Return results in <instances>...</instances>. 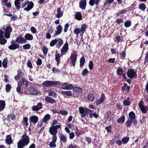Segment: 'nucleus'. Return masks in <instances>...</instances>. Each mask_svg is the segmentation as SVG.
Here are the masks:
<instances>
[{
	"mask_svg": "<svg viewBox=\"0 0 148 148\" xmlns=\"http://www.w3.org/2000/svg\"><path fill=\"white\" fill-rule=\"evenodd\" d=\"M27 85V83L26 81H23L21 82V85L24 88L26 87Z\"/></svg>",
	"mask_w": 148,
	"mask_h": 148,
	"instance_id": "nucleus-55",
	"label": "nucleus"
},
{
	"mask_svg": "<svg viewBox=\"0 0 148 148\" xmlns=\"http://www.w3.org/2000/svg\"><path fill=\"white\" fill-rule=\"evenodd\" d=\"M24 37L26 40H32L33 39V36L30 34H27Z\"/></svg>",
	"mask_w": 148,
	"mask_h": 148,
	"instance_id": "nucleus-22",
	"label": "nucleus"
},
{
	"mask_svg": "<svg viewBox=\"0 0 148 148\" xmlns=\"http://www.w3.org/2000/svg\"><path fill=\"white\" fill-rule=\"evenodd\" d=\"M88 67L90 70L92 69L93 68V63L92 61H90L89 62L88 64Z\"/></svg>",
	"mask_w": 148,
	"mask_h": 148,
	"instance_id": "nucleus-54",
	"label": "nucleus"
},
{
	"mask_svg": "<svg viewBox=\"0 0 148 148\" xmlns=\"http://www.w3.org/2000/svg\"><path fill=\"white\" fill-rule=\"evenodd\" d=\"M138 8L142 11H144L146 8V6L144 3H141L139 5Z\"/></svg>",
	"mask_w": 148,
	"mask_h": 148,
	"instance_id": "nucleus-35",
	"label": "nucleus"
},
{
	"mask_svg": "<svg viewBox=\"0 0 148 148\" xmlns=\"http://www.w3.org/2000/svg\"><path fill=\"white\" fill-rule=\"evenodd\" d=\"M19 141V148H23L27 146L29 142V139L26 134H24Z\"/></svg>",
	"mask_w": 148,
	"mask_h": 148,
	"instance_id": "nucleus-1",
	"label": "nucleus"
},
{
	"mask_svg": "<svg viewBox=\"0 0 148 148\" xmlns=\"http://www.w3.org/2000/svg\"><path fill=\"white\" fill-rule=\"evenodd\" d=\"M123 103L125 106L129 105L130 104V102L129 101V98H128L127 99L124 100Z\"/></svg>",
	"mask_w": 148,
	"mask_h": 148,
	"instance_id": "nucleus-39",
	"label": "nucleus"
},
{
	"mask_svg": "<svg viewBox=\"0 0 148 148\" xmlns=\"http://www.w3.org/2000/svg\"><path fill=\"white\" fill-rule=\"evenodd\" d=\"M143 102L141 101L139 103V106L140 110L143 113H146L148 110V107L147 106H143Z\"/></svg>",
	"mask_w": 148,
	"mask_h": 148,
	"instance_id": "nucleus-7",
	"label": "nucleus"
},
{
	"mask_svg": "<svg viewBox=\"0 0 148 148\" xmlns=\"http://www.w3.org/2000/svg\"><path fill=\"white\" fill-rule=\"evenodd\" d=\"M100 0H90L89 4L91 6L95 5H97Z\"/></svg>",
	"mask_w": 148,
	"mask_h": 148,
	"instance_id": "nucleus-20",
	"label": "nucleus"
},
{
	"mask_svg": "<svg viewBox=\"0 0 148 148\" xmlns=\"http://www.w3.org/2000/svg\"><path fill=\"white\" fill-rule=\"evenodd\" d=\"M27 4V7L24 9V10H26L27 12L31 10L33 8L34 6V4L32 1L29 2L28 1H25L23 5V7L25 6Z\"/></svg>",
	"mask_w": 148,
	"mask_h": 148,
	"instance_id": "nucleus-5",
	"label": "nucleus"
},
{
	"mask_svg": "<svg viewBox=\"0 0 148 148\" xmlns=\"http://www.w3.org/2000/svg\"><path fill=\"white\" fill-rule=\"evenodd\" d=\"M88 98L89 100L91 101H93L95 99V96L93 94L91 93L88 95Z\"/></svg>",
	"mask_w": 148,
	"mask_h": 148,
	"instance_id": "nucleus-32",
	"label": "nucleus"
},
{
	"mask_svg": "<svg viewBox=\"0 0 148 148\" xmlns=\"http://www.w3.org/2000/svg\"><path fill=\"white\" fill-rule=\"evenodd\" d=\"M6 91L7 92H10V90L11 88V86L9 84L6 85L5 87Z\"/></svg>",
	"mask_w": 148,
	"mask_h": 148,
	"instance_id": "nucleus-46",
	"label": "nucleus"
},
{
	"mask_svg": "<svg viewBox=\"0 0 148 148\" xmlns=\"http://www.w3.org/2000/svg\"><path fill=\"white\" fill-rule=\"evenodd\" d=\"M131 24V22L129 21H125L124 23L125 26L126 27H130V26Z\"/></svg>",
	"mask_w": 148,
	"mask_h": 148,
	"instance_id": "nucleus-51",
	"label": "nucleus"
},
{
	"mask_svg": "<svg viewBox=\"0 0 148 148\" xmlns=\"http://www.w3.org/2000/svg\"><path fill=\"white\" fill-rule=\"evenodd\" d=\"M106 1L104 3V6H106V5H109L110 3H112L114 0H106Z\"/></svg>",
	"mask_w": 148,
	"mask_h": 148,
	"instance_id": "nucleus-48",
	"label": "nucleus"
},
{
	"mask_svg": "<svg viewBox=\"0 0 148 148\" xmlns=\"http://www.w3.org/2000/svg\"><path fill=\"white\" fill-rule=\"evenodd\" d=\"M42 63V61L40 58H38L37 59L36 64L38 65H40Z\"/></svg>",
	"mask_w": 148,
	"mask_h": 148,
	"instance_id": "nucleus-64",
	"label": "nucleus"
},
{
	"mask_svg": "<svg viewBox=\"0 0 148 148\" xmlns=\"http://www.w3.org/2000/svg\"><path fill=\"white\" fill-rule=\"evenodd\" d=\"M129 138L128 137H125L122 139V141L124 144L127 143L129 141Z\"/></svg>",
	"mask_w": 148,
	"mask_h": 148,
	"instance_id": "nucleus-44",
	"label": "nucleus"
},
{
	"mask_svg": "<svg viewBox=\"0 0 148 148\" xmlns=\"http://www.w3.org/2000/svg\"><path fill=\"white\" fill-rule=\"evenodd\" d=\"M73 90L75 92H79L82 91V88L79 87H73Z\"/></svg>",
	"mask_w": 148,
	"mask_h": 148,
	"instance_id": "nucleus-34",
	"label": "nucleus"
},
{
	"mask_svg": "<svg viewBox=\"0 0 148 148\" xmlns=\"http://www.w3.org/2000/svg\"><path fill=\"white\" fill-rule=\"evenodd\" d=\"M57 30L56 32L55 35H58L61 33L62 29V26L61 25H59L57 28Z\"/></svg>",
	"mask_w": 148,
	"mask_h": 148,
	"instance_id": "nucleus-26",
	"label": "nucleus"
},
{
	"mask_svg": "<svg viewBox=\"0 0 148 148\" xmlns=\"http://www.w3.org/2000/svg\"><path fill=\"white\" fill-rule=\"evenodd\" d=\"M86 5V0H81L79 3V7L82 9H84Z\"/></svg>",
	"mask_w": 148,
	"mask_h": 148,
	"instance_id": "nucleus-15",
	"label": "nucleus"
},
{
	"mask_svg": "<svg viewBox=\"0 0 148 148\" xmlns=\"http://www.w3.org/2000/svg\"><path fill=\"white\" fill-rule=\"evenodd\" d=\"M7 59L5 58L3 60L2 62V65L5 68H6L7 66Z\"/></svg>",
	"mask_w": 148,
	"mask_h": 148,
	"instance_id": "nucleus-49",
	"label": "nucleus"
},
{
	"mask_svg": "<svg viewBox=\"0 0 148 148\" xmlns=\"http://www.w3.org/2000/svg\"><path fill=\"white\" fill-rule=\"evenodd\" d=\"M0 40V43L1 45H3L7 42V40L4 38H3Z\"/></svg>",
	"mask_w": 148,
	"mask_h": 148,
	"instance_id": "nucleus-56",
	"label": "nucleus"
},
{
	"mask_svg": "<svg viewBox=\"0 0 148 148\" xmlns=\"http://www.w3.org/2000/svg\"><path fill=\"white\" fill-rule=\"evenodd\" d=\"M105 98L104 94L102 93L101 95V97L99 98V99L96 101V104L97 105H99L102 103L104 101Z\"/></svg>",
	"mask_w": 148,
	"mask_h": 148,
	"instance_id": "nucleus-18",
	"label": "nucleus"
},
{
	"mask_svg": "<svg viewBox=\"0 0 148 148\" xmlns=\"http://www.w3.org/2000/svg\"><path fill=\"white\" fill-rule=\"evenodd\" d=\"M48 51V48L45 46H44L42 49V51L43 53L45 54H46Z\"/></svg>",
	"mask_w": 148,
	"mask_h": 148,
	"instance_id": "nucleus-53",
	"label": "nucleus"
},
{
	"mask_svg": "<svg viewBox=\"0 0 148 148\" xmlns=\"http://www.w3.org/2000/svg\"><path fill=\"white\" fill-rule=\"evenodd\" d=\"M23 121L24 122L23 125L24 126V128L25 129L26 127H27V126L28 125V118L27 117H24L23 119Z\"/></svg>",
	"mask_w": 148,
	"mask_h": 148,
	"instance_id": "nucleus-29",
	"label": "nucleus"
},
{
	"mask_svg": "<svg viewBox=\"0 0 148 148\" xmlns=\"http://www.w3.org/2000/svg\"><path fill=\"white\" fill-rule=\"evenodd\" d=\"M69 44L66 42L63 46L62 47L60 50L61 56L65 55L68 52L69 49Z\"/></svg>",
	"mask_w": 148,
	"mask_h": 148,
	"instance_id": "nucleus-8",
	"label": "nucleus"
},
{
	"mask_svg": "<svg viewBox=\"0 0 148 148\" xmlns=\"http://www.w3.org/2000/svg\"><path fill=\"white\" fill-rule=\"evenodd\" d=\"M129 117L130 120L133 121L135 119V114L134 112L131 111L129 114Z\"/></svg>",
	"mask_w": 148,
	"mask_h": 148,
	"instance_id": "nucleus-25",
	"label": "nucleus"
},
{
	"mask_svg": "<svg viewBox=\"0 0 148 148\" xmlns=\"http://www.w3.org/2000/svg\"><path fill=\"white\" fill-rule=\"evenodd\" d=\"M5 106V101L3 100L0 101V111L3 110Z\"/></svg>",
	"mask_w": 148,
	"mask_h": 148,
	"instance_id": "nucleus-28",
	"label": "nucleus"
},
{
	"mask_svg": "<svg viewBox=\"0 0 148 148\" xmlns=\"http://www.w3.org/2000/svg\"><path fill=\"white\" fill-rule=\"evenodd\" d=\"M31 31L33 34H34L36 33V28L34 27H31Z\"/></svg>",
	"mask_w": 148,
	"mask_h": 148,
	"instance_id": "nucleus-62",
	"label": "nucleus"
},
{
	"mask_svg": "<svg viewBox=\"0 0 148 148\" xmlns=\"http://www.w3.org/2000/svg\"><path fill=\"white\" fill-rule=\"evenodd\" d=\"M133 121L132 120L128 119L127 121L125 123L127 127H130Z\"/></svg>",
	"mask_w": 148,
	"mask_h": 148,
	"instance_id": "nucleus-45",
	"label": "nucleus"
},
{
	"mask_svg": "<svg viewBox=\"0 0 148 148\" xmlns=\"http://www.w3.org/2000/svg\"><path fill=\"white\" fill-rule=\"evenodd\" d=\"M123 90H130V87L126 84H124V87L123 88Z\"/></svg>",
	"mask_w": 148,
	"mask_h": 148,
	"instance_id": "nucleus-57",
	"label": "nucleus"
},
{
	"mask_svg": "<svg viewBox=\"0 0 148 148\" xmlns=\"http://www.w3.org/2000/svg\"><path fill=\"white\" fill-rule=\"evenodd\" d=\"M52 141L49 144V145L51 148H55L56 147V145L55 143L56 141L57 138H56V137L54 136L52 137Z\"/></svg>",
	"mask_w": 148,
	"mask_h": 148,
	"instance_id": "nucleus-13",
	"label": "nucleus"
},
{
	"mask_svg": "<svg viewBox=\"0 0 148 148\" xmlns=\"http://www.w3.org/2000/svg\"><path fill=\"white\" fill-rule=\"evenodd\" d=\"M73 86L71 84H69L67 83V84L66 87H62L61 89L64 90H70L73 88Z\"/></svg>",
	"mask_w": 148,
	"mask_h": 148,
	"instance_id": "nucleus-27",
	"label": "nucleus"
},
{
	"mask_svg": "<svg viewBox=\"0 0 148 148\" xmlns=\"http://www.w3.org/2000/svg\"><path fill=\"white\" fill-rule=\"evenodd\" d=\"M88 73V71L86 69H84L82 73V75L84 76L87 74Z\"/></svg>",
	"mask_w": 148,
	"mask_h": 148,
	"instance_id": "nucleus-63",
	"label": "nucleus"
},
{
	"mask_svg": "<svg viewBox=\"0 0 148 148\" xmlns=\"http://www.w3.org/2000/svg\"><path fill=\"white\" fill-rule=\"evenodd\" d=\"M4 30L5 31L4 34L5 37L7 38H9L10 36V34L12 30V28L10 26H8L6 27V29Z\"/></svg>",
	"mask_w": 148,
	"mask_h": 148,
	"instance_id": "nucleus-10",
	"label": "nucleus"
},
{
	"mask_svg": "<svg viewBox=\"0 0 148 148\" xmlns=\"http://www.w3.org/2000/svg\"><path fill=\"white\" fill-rule=\"evenodd\" d=\"M51 116L49 114H46L42 119L43 122L45 123L49 120L50 119Z\"/></svg>",
	"mask_w": 148,
	"mask_h": 148,
	"instance_id": "nucleus-24",
	"label": "nucleus"
},
{
	"mask_svg": "<svg viewBox=\"0 0 148 148\" xmlns=\"http://www.w3.org/2000/svg\"><path fill=\"white\" fill-rule=\"evenodd\" d=\"M27 42V41L23 37H19V43H25Z\"/></svg>",
	"mask_w": 148,
	"mask_h": 148,
	"instance_id": "nucleus-42",
	"label": "nucleus"
},
{
	"mask_svg": "<svg viewBox=\"0 0 148 148\" xmlns=\"http://www.w3.org/2000/svg\"><path fill=\"white\" fill-rule=\"evenodd\" d=\"M45 100L47 103H55L54 100L49 96L46 97L45 98Z\"/></svg>",
	"mask_w": 148,
	"mask_h": 148,
	"instance_id": "nucleus-16",
	"label": "nucleus"
},
{
	"mask_svg": "<svg viewBox=\"0 0 148 148\" xmlns=\"http://www.w3.org/2000/svg\"><path fill=\"white\" fill-rule=\"evenodd\" d=\"M57 12L58 13L56 16L58 18L61 17L63 14V12L61 10L60 8H58Z\"/></svg>",
	"mask_w": 148,
	"mask_h": 148,
	"instance_id": "nucleus-23",
	"label": "nucleus"
},
{
	"mask_svg": "<svg viewBox=\"0 0 148 148\" xmlns=\"http://www.w3.org/2000/svg\"><path fill=\"white\" fill-rule=\"evenodd\" d=\"M85 61V59L84 57H82L80 59V66L82 67L84 65Z\"/></svg>",
	"mask_w": 148,
	"mask_h": 148,
	"instance_id": "nucleus-40",
	"label": "nucleus"
},
{
	"mask_svg": "<svg viewBox=\"0 0 148 148\" xmlns=\"http://www.w3.org/2000/svg\"><path fill=\"white\" fill-rule=\"evenodd\" d=\"M61 56V54H60L59 53L56 52L55 54V60L57 62V65L58 66L60 62V58Z\"/></svg>",
	"mask_w": 148,
	"mask_h": 148,
	"instance_id": "nucleus-17",
	"label": "nucleus"
},
{
	"mask_svg": "<svg viewBox=\"0 0 148 148\" xmlns=\"http://www.w3.org/2000/svg\"><path fill=\"white\" fill-rule=\"evenodd\" d=\"M48 95L51 97L53 96V98L56 97V93L52 90H50L49 92Z\"/></svg>",
	"mask_w": 148,
	"mask_h": 148,
	"instance_id": "nucleus-37",
	"label": "nucleus"
},
{
	"mask_svg": "<svg viewBox=\"0 0 148 148\" xmlns=\"http://www.w3.org/2000/svg\"><path fill=\"white\" fill-rule=\"evenodd\" d=\"M60 139L63 143H66L67 141L66 137L64 134H62L60 137Z\"/></svg>",
	"mask_w": 148,
	"mask_h": 148,
	"instance_id": "nucleus-31",
	"label": "nucleus"
},
{
	"mask_svg": "<svg viewBox=\"0 0 148 148\" xmlns=\"http://www.w3.org/2000/svg\"><path fill=\"white\" fill-rule=\"evenodd\" d=\"M125 120V117L124 116H122L117 121V122L119 123H123Z\"/></svg>",
	"mask_w": 148,
	"mask_h": 148,
	"instance_id": "nucleus-33",
	"label": "nucleus"
},
{
	"mask_svg": "<svg viewBox=\"0 0 148 148\" xmlns=\"http://www.w3.org/2000/svg\"><path fill=\"white\" fill-rule=\"evenodd\" d=\"M57 40V42H58L57 45V46L58 47H60L63 44V41L62 40L61 38L58 39Z\"/></svg>",
	"mask_w": 148,
	"mask_h": 148,
	"instance_id": "nucleus-36",
	"label": "nucleus"
},
{
	"mask_svg": "<svg viewBox=\"0 0 148 148\" xmlns=\"http://www.w3.org/2000/svg\"><path fill=\"white\" fill-rule=\"evenodd\" d=\"M49 132L50 133L53 135L52 137H55L56 138H57L56 134L58 131L55 129L53 126H51L50 127L49 130Z\"/></svg>",
	"mask_w": 148,
	"mask_h": 148,
	"instance_id": "nucleus-12",
	"label": "nucleus"
},
{
	"mask_svg": "<svg viewBox=\"0 0 148 148\" xmlns=\"http://www.w3.org/2000/svg\"><path fill=\"white\" fill-rule=\"evenodd\" d=\"M127 75L128 77L131 79L136 78L137 77L136 71L132 69L128 70L127 73Z\"/></svg>",
	"mask_w": 148,
	"mask_h": 148,
	"instance_id": "nucleus-6",
	"label": "nucleus"
},
{
	"mask_svg": "<svg viewBox=\"0 0 148 148\" xmlns=\"http://www.w3.org/2000/svg\"><path fill=\"white\" fill-rule=\"evenodd\" d=\"M58 113L61 114L63 115H65L68 114V112L66 110H61L58 112Z\"/></svg>",
	"mask_w": 148,
	"mask_h": 148,
	"instance_id": "nucleus-50",
	"label": "nucleus"
},
{
	"mask_svg": "<svg viewBox=\"0 0 148 148\" xmlns=\"http://www.w3.org/2000/svg\"><path fill=\"white\" fill-rule=\"evenodd\" d=\"M38 120V117L36 116H32L30 117L29 120L30 122H32L34 123H36L37 122Z\"/></svg>",
	"mask_w": 148,
	"mask_h": 148,
	"instance_id": "nucleus-19",
	"label": "nucleus"
},
{
	"mask_svg": "<svg viewBox=\"0 0 148 148\" xmlns=\"http://www.w3.org/2000/svg\"><path fill=\"white\" fill-rule=\"evenodd\" d=\"M23 48L25 49H29L31 47V45L30 44L28 43L24 45L23 46Z\"/></svg>",
	"mask_w": 148,
	"mask_h": 148,
	"instance_id": "nucleus-52",
	"label": "nucleus"
},
{
	"mask_svg": "<svg viewBox=\"0 0 148 148\" xmlns=\"http://www.w3.org/2000/svg\"><path fill=\"white\" fill-rule=\"evenodd\" d=\"M52 70L54 73L60 72V70L54 67L52 69Z\"/></svg>",
	"mask_w": 148,
	"mask_h": 148,
	"instance_id": "nucleus-59",
	"label": "nucleus"
},
{
	"mask_svg": "<svg viewBox=\"0 0 148 148\" xmlns=\"http://www.w3.org/2000/svg\"><path fill=\"white\" fill-rule=\"evenodd\" d=\"M8 116L9 118V119H11L12 120L14 119L15 115L13 114H10V115H8Z\"/></svg>",
	"mask_w": 148,
	"mask_h": 148,
	"instance_id": "nucleus-60",
	"label": "nucleus"
},
{
	"mask_svg": "<svg viewBox=\"0 0 148 148\" xmlns=\"http://www.w3.org/2000/svg\"><path fill=\"white\" fill-rule=\"evenodd\" d=\"M79 111L80 113L81 114V117L82 118L84 117L86 114L91 112L92 110L87 108H85L83 107H80L79 108Z\"/></svg>",
	"mask_w": 148,
	"mask_h": 148,
	"instance_id": "nucleus-2",
	"label": "nucleus"
},
{
	"mask_svg": "<svg viewBox=\"0 0 148 148\" xmlns=\"http://www.w3.org/2000/svg\"><path fill=\"white\" fill-rule=\"evenodd\" d=\"M77 55L76 54H71L70 59V62L71 64L74 66L75 63L76 62Z\"/></svg>",
	"mask_w": 148,
	"mask_h": 148,
	"instance_id": "nucleus-9",
	"label": "nucleus"
},
{
	"mask_svg": "<svg viewBox=\"0 0 148 148\" xmlns=\"http://www.w3.org/2000/svg\"><path fill=\"white\" fill-rule=\"evenodd\" d=\"M5 141V143L8 144H11L12 142L11 136L10 135H7L6 136Z\"/></svg>",
	"mask_w": 148,
	"mask_h": 148,
	"instance_id": "nucleus-21",
	"label": "nucleus"
},
{
	"mask_svg": "<svg viewBox=\"0 0 148 148\" xmlns=\"http://www.w3.org/2000/svg\"><path fill=\"white\" fill-rule=\"evenodd\" d=\"M61 93L64 95H65L67 96H71L72 95V94L71 91H61Z\"/></svg>",
	"mask_w": 148,
	"mask_h": 148,
	"instance_id": "nucleus-30",
	"label": "nucleus"
},
{
	"mask_svg": "<svg viewBox=\"0 0 148 148\" xmlns=\"http://www.w3.org/2000/svg\"><path fill=\"white\" fill-rule=\"evenodd\" d=\"M42 103H38L36 106H34L32 107V110L34 111L39 110L42 108Z\"/></svg>",
	"mask_w": 148,
	"mask_h": 148,
	"instance_id": "nucleus-14",
	"label": "nucleus"
},
{
	"mask_svg": "<svg viewBox=\"0 0 148 148\" xmlns=\"http://www.w3.org/2000/svg\"><path fill=\"white\" fill-rule=\"evenodd\" d=\"M27 93L31 95H36L38 93V91L36 90H35L33 87L31 86L29 88Z\"/></svg>",
	"mask_w": 148,
	"mask_h": 148,
	"instance_id": "nucleus-11",
	"label": "nucleus"
},
{
	"mask_svg": "<svg viewBox=\"0 0 148 148\" xmlns=\"http://www.w3.org/2000/svg\"><path fill=\"white\" fill-rule=\"evenodd\" d=\"M80 32H81L79 28H76L74 30V33L77 36Z\"/></svg>",
	"mask_w": 148,
	"mask_h": 148,
	"instance_id": "nucleus-43",
	"label": "nucleus"
},
{
	"mask_svg": "<svg viewBox=\"0 0 148 148\" xmlns=\"http://www.w3.org/2000/svg\"><path fill=\"white\" fill-rule=\"evenodd\" d=\"M86 29V26L85 24H82L81 27L80 31L81 32L84 31Z\"/></svg>",
	"mask_w": 148,
	"mask_h": 148,
	"instance_id": "nucleus-58",
	"label": "nucleus"
},
{
	"mask_svg": "<svg viewBox=\"0 0 148 148\" xmlns=\"http://www.w3.org/2000/svg\"><path fill=\"white\" fill-rule=\"evenodd\" d=\"M58 40H57L54 39L51 41L50 43V45L51 47L54 46L57 42Z\"/></svg>",
	"mask_w": 148,
	"mask_h": 148,
	"instance_id": "nucleus-47",
	"label": "nucleus"
},
{
	"mask_svg": "<svg viewBox=\"0 0 148 148\" xmlns=\"http://www.w3.org/2000/svg\"><path fill=\"white\" fill-rule=\"evenodd\" d=\"M17 38V39L14 41L12 40L11 42V44L8 47V48L11 50H14L18 47V39Z\"/></svg>",
	"mask_w": 148,
	"mask_h": 148,
	"instance_id": "nucleus-4",
	"label": "nucleus"
},
{
	"mask_svg": "<svg viewBox=\"0 0 148 148\" xmlns=\"http://www.w3.org/2000/svg\"><path fill=\"white\" fill-rule=\"evenodd\" d=\"M75 17L76 19L80 20L82 18V15L80 12L77 13L75 14Z\"/></svg>",
	"mask_w": 148,
	"mask_h": 148,
	"instance_id": "nucleus-38",
	"label": "nucleus"
},
{
	"mask_svg": "<svg viewBox=\"0 0 148 148\" xmlns=\"http://www.w3.org/2000/svg\"><path fill=\"white\" fill-rule=\"evenodd\" d=\"M75 136L73 132H71L69 133V137L70 139H72L74 138Z\"/></svg>",
	"mask_w": 148,
	"mask_h": 148,
	"instance_id": "nucleus-61",
	"label": "nucleus"
},
{
	"mask_svg": "<svg viewBox=\"0 0 148 148\" xmlns=\"http://www.w3.org/2000/svg\"><path fill=\"white\" fill-rule=\"evenodd\" d=\"M60 82H54L53 81L47 80L44 82L42 83V85L43 86H54L57 85V84H60Z\"/></svg>",
	"mask_w": 148,
	"mask_h": 148,
	"instance_id": "nucleus-3",
	"label": "nucleus"
},
{
	"mask_svg": "<svg viewBox=\"0 0 148 148\" xmlns=\"http://www.w3.org/2000/svg\"><path fill=\"white\" fill-rule=\"evenodd\" d=\"M117 73L119 75H121L123 73V70L120 67H119L117 69Z\"/></svg>",
	"mask_w": 148,
	"mask_h": 148,
	"instance_id": "nucleus-41",
	"label": "nucleus"
}]
</instances>
